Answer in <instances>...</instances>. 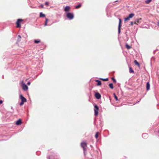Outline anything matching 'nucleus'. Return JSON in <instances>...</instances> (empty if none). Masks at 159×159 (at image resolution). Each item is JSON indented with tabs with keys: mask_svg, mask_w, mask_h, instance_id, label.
Masks as SVG:
<instances>
[{
	"mask_svg": "<svg viewBox=\"0 0 159 159\" xmlns=\"http://www.w3.org/2000/svg\"><path fill=\"white\" fill-rule=\"evenodd\" d=\"M41 42V41L39 39H35L34 40V43H40Z\"/></svg>",
	"mask_w": 159,
	"mask_h": 159,
	"instance_id": "nucleus-15",
	"label": "nucleus"
},
{
	"mask_svg": "<svg viewBox=\"0 0 159 159\" xmlns=\"http://www.w3.org/2000/svg\"><path fill=\"white\" fill-rule=\"evenodd\" d=\"M119 24L118 26V33L120 34V28L121 26V20L120 19H119Z\"/></svg>",
	"mask_w": 159,
	"mask_h": 159,
	"instance_id": "nucleus-7",
	"label": "nucleus"
},
{
	"mask_svg": "<svg viewBox=\"0 0 159 159\" xmlns=\"http://www.w3.org/2000/svg\"><path fill=\"white\" fill-rule=\"evenodd\" d=\"M142 20V18H139L138 19H136L135 20H136V21L138 23H140V20Z\"/></svg>",
	"mask_w": 159,
	"mask_h": 159,
	"instance_id": "nucleus-20",
	"label": "nucleus"
},
{
	"mask_svg": "<svg viewBox=\"0 0 159 159\" xmlns=\"http://www.w3.org/2000/svg\"><path fill=\"white\" fill-rule=\"evenodd\" d=\"M45 15L44 14H43L42 12H40V17H45Z\"/></svg>",
	"mask_w": 159,
	"mask_h": 159,
	"instance_id": "nucleus-16",
	"label": "nucleus"
},
{
	"mask_svg": "<svg viewBox=\"0 0 159 159\" xmlns=\"http://www.w3.org/2000/svg\"><path fill=\"white\" fill-rule=\"evenodd\" d=\"M96 81L97 82V85L99 86L101 85L102 83L100 81L98 80H96Z\"/></svg>",
	"mask_w": 159,
	"mask_h": 159,
	"instance_id": "nucleus-13",
	"label": "nucleus"
},
{
	"mask_svg": "<svg viewBox=\"0 0 159 159\" xmlns=\"http://www.w3.org/2000/svg\"><path fill=\"white\" fill-rule=\"evenodd\" d=\"M18 38H20V39H21V36H20V35H19L18 36Z\"/></svg>",
	"mask_w": 159,
	"mask_h": 159,
	"instance_id": "nucleus-33",
	"label": "nucleus"
},
{
	"mask_svg": "<svg viewBox=\"0 0 159 159\" xmlns=\"http://www.w3.org/2000/svg\"><path fill=\"white\" fill-rule=\"evenodd\" d=\"M100 79L104 81H107L108 80V78L106 79H102V78H100Z\"/></svg>",
	"mask_w": 159,
	"mask_h": 159,
	"instance_id": "nucleus-24",
	"label": "nucleus"
},
{
	"mask_svg": "<svg viewBox=\"0 0 159 159\" xmlns=\"http://www.w3.org/2000/svg\"><path fill=\"white\" fill-rule=\"evenodd\" d=\"M129 72L130 73H134V70L131 67H129Z\"/></svg>",
	"mask_w": 159,
	"mask_h": 159,
	"instance_id": "nucleus-14",
	"label": "nucleus"
},
{
	"mask_svg": "<svg viewBox=\"0 0 159 159\" xmlns=\"http://www.w3.org/2000/svg\"><path fill=\"white\" fill-rule=\"evenodd\" d=\"M24 103V102L21 101V102L20 103V106H22L23 105Z\"/></svg>",
	"mask_w": 159,
	"mask_h": 159,
	"instance_id": "nucleus-28",
	"label": "nucleus"
},
{
	"mask_svg": "<svg viewBox=\"0 0 159 159\" xmlns=\"http://www.w3.org/2000/svg\"><path fill=\"white\" fill-rule=\"evenodd\" d=\"M70 9V7L69 6H66L64 8V11L65 12L68 11Z\"/></svg>",
	"mask_w": 159,
	"mask_h": 159,
	"instance_id": "nucleus-11",
	"label": "nucleus"
},
{
	"mask_svg": "<svg viewBox=\"0 0 159 159\" xmlns=\"http://www.w3.org/2000/svg\"><path fill=\"white\" fill-rule=\"evenodd\" d=\"M133 24L134 23L132 21L130 22V25H133Z\"/></svg>",
	"mask_w": 159,
	"mask_h": 159,
	"instance_id": "nucleus-30",
	"label": "nucleus"
},
{
	"mask_svg": "<svg viewBox=\"0 0 159 159\" xmlns=\"http://www.w3.org/2000/svg\"><path fill=\"white\" fill-rule=\"evenodd\" d=\"M150 85L149 82H148L146 84V89L148 90L150 89Z\"/></svg>",
	"mask_w": 159,
	"mask_h": 159,
	"instance_id": "nucleus-12",
	"label": "nucleus"
},
{
	"mask_svg": "<svg viewBox=\"0 0 159 159\" xmlns=\"http://www.w3.org/2000/svg\"><path fill=\"white\" fill-rule=\"evenodd\" d=\"M94 115L95 116L98 115V114L99 107L98 106L96 105H94Z\"/></svg>",
	"mask_w": 159,
	"mask_h": 159,
	"instance_id": "nucleus-2",
	"label": "nucleus"
},
{
	"mask_svg": "<svg viewBox=\"0 0 159 159\" xmlns=\"http://www.w3.org/2000/svg\"><path fill=\"white\" fill-rule=\"evenodd\" d=\"M81 4H80L79 5L75 7V8L76 9L79 8L81 7Z\"/></svg>",
	"mask_w": 159,
	"mask_h": 159,
	"instance_id": "nucleus-19",
	"label": "nucleus"
},
{
	"mask_svg": "<svg viewBox=\"0 0 159 159\" xmlns=\"http://www.w3.org/2000/svg\"><path fill=\"white\" fill-rule=\"evenodd\" d=\"M125 47L128 49H130L131 48L130 46H129L127 44L125 45Z\"/></svg>",
	"mask_w": 159,
	"mask_h": 159,
	"instance_id": "nucleus-21",
	"label": "nucleus"
},
{
	"mask_svg": "<svg viewBox=\"0 0 159 159\" xmlns=\"http://www.w3.org/2000/svg\"><path fill=\"white\" fill-rule=\"evenodd\" d=\"M99 133L98 132H97L96 134L95 137L96 139H97L98 138V135H99Z\"/></svg>",
	"mask_w": 159,
	"mask_h": 159,
	"instance_id": "nucleus-23",
	"label": "nucleus"
},
{
	"mask_svg": "<svg viewBox=\"0 0 159 159\" xmlns=\"http://www.w3.org/2000/svg\"><path fill=\"white\" fill-rule=\"evenodd\" d=\"M134 63L136 65L138 66H140L138 62V61L136 60H134Z\"/></svg>",
	"mask_w": 159,
	"mask_h": 159,
	"instance_id": "nucleus-17",
	"label": "nucleus"
},
{
	"mask_svg": "<svg viewBox=\"0 0 159 159\" xmlns=\"http://www.w3.org/2000/svg\"><path fill=\"white\" fill-rule=\"evenodd\" d=\"M158 25L159 26V21L158 23Z\"/></svg>",
	"mask_w": 159,
	"mask_h": 159,
	"instance_id": "nucleus-36",
	"label": "nucleus"
},
{
	"mask_svg": "<svg viewBox=\"0 0 159 159\" xmlns=\"http://www.w3.org/2000/svg\"><path fill=\"white\" fill-rule=\"evenodd\" d=\"M117 2V1H115V2Z\"/></svg>",
	"mask_w": 159,
	"mask_h": 159,
	"instance_id": "nucleus-37",
	"label": "nucleus"
},
{
	"mask_svg": "<svg viewBox=\"0 0 159 159\" xmlns=\"http://www.w3.org/2000/svg\"><path fill=\"white\" fill-rule=\"evenodd\" d=\"M20 98L21 99V101L25 102H26V99L24 98L22 95H20Z\"/></svg>",
	"mask_w": 159,
	"mask_h": 159,
	"instance_id": "nucleus-8",
	"label": "nucleus"
},
{
	"mask_svg": "<svg viewBox=\"0 0 159 159\" xmlns=\"http://www.w3.org/2000/svg\"><path fill=\"white\" fill-rule=\"evenodd\" d=\"M40 7L42 8H43V5H41L40 6Z\"/></svg>",
	"mask_w": 159,
	"mask_h": 159,
	"instance_id": "nucleus-31",
	"label": "nucleus"
},
{
	"mask_svg": "<svg viewBox=\"0 0 159 159\" xmlns=\"http://www.w3.org/2000/svg\"><path fill=\"white\" fill-rule=\"evenodd\" d=\"M152 0H147L145 1V2L147 4H148Z\"/></svg>",
	"mask_w": 159,
	"mask_h": 159,
	"instance_id": "nucleus-26",
	"label": "nucleus"
},
{
	"mask_svg": "<svg viewBox=\"0 0 159 159\" xmlns=\"http://www.w3.org/2000/svg\"><path fill=\"white\" fill-rule=\"evenodd\" d=\"M66 16L69 19L71 20L74 18V15L72 13H69L67 14Z\"/></svg>",
	"mask_w": 159,
	"mask_h": 159,
	"instance_id": "nucleus-6",
	"label": "nucleus"
},
{
	"mask_svg": "<svg viewBox=\"0 0 159 159\" xmlns=\"http://www.w3.org/2000/svg\"><path fill=\"white\" fill-rule=\"evenodd\" d=\"M137 23V22L136 21V20H135V21L134 22V24H137V25H138V24H137V23Z\"/></svg>",
	"mask_w": 159,
	"mask_h": 159,
	"instance_id": "nucleus-35",
	"label": "nucleus"
},
{
	"mask_svg": "<svg viewBox=\"0 0 159 159\" xmlns=\"http://www.w3.org/2000/svg\"><path fill=\"white\" fill-rule=\"evenodd\" d=\"M2 103V100H0V104H1Z\"/></svg>",
	"mask_w": 159,
	"mask_h": 159,
	"instance_id": "nucleus-32",
	"label": "nucleus"
},
{
	"mask_svg": "<svg viewBox=\"0 0 159 159\" xmlns=\"http://www.w3.org/2000/svg\"><path fill=\"white\" fill-rule=\"evenodd\" d=\"M21 86L23 89L24 91H26L28 89V87L24 83V81L21 82Z\"/></svg>",
	"mask_w": 159,
	"mask_h": 159,
	"instance_id": "nucleus-3",
	"label": "nucleus"
},
{
	"mask_svg": "<svg viewBox=\"0 0 159 159\" xmlns=\"http://www.w3.org/2000/svg\"><path fill=\"white\" fill-rule=\"evenodd\" d=\"M22 123V120L21 119H20L16 121V125H20Z\"/></svg>",
	"mask_w": 159,
	"mask_h": 159,
	"instance_id": "nucleus-9",
	"label": "nucleus"
},
{
	"mask_svg": "<svg viewBox=\"0 0 159 159\" xmlns=\"http://www.w3.org/2000/svg\"><path fill=\"white\" fill-rule=\"evenodd\" d=\"M23 20L21 19H18L17 20V21L16 22V27L17 28H20L21 27V25H20V23Z\"/></svg>",
	"mask_w": 159,
	"mask_h": 159,
	"instance_id": "nucleus-5",
	"label": "nucleus"
},
{
	"mask_svg": "<svg viewBox=\"0 0 159 159\" xmlns=\"http://www.w3.org/2000/svg\"><path fill=\"white\" fill-rule=\"evenodd\" d=\"M48 20L46 18L45 20V23L44 24V26H46L47 25V23L48 22Z\"/></svg>",
	"mask_w": 159,
	"mask_h": 159,
	"instance_id": "nucleus-22",
	"label": "nucleus"
},
{
	"mask_svg": "<svg viewBox=\"0 0 159 159\" xmlns=\"http://www.w3.org/2000/svg\"><path fill=\"white\" fill-rule=\"evenodd\" d=\"M81 147L83 148L84 150V155H86L85 152L86 151V147H87V143L85 142H82L81 143Z\"/></svg>",
	"mask_w": 159,
	"mask_h": 159,
	"instance_id": "nucleus-1",
	"label": "nucleus"
},
{
	"mask_svg": "<svg viewBox=\"0 0 159 159\" xmlns=\"http://www.w3.org/2000/svg\"><path fill=\"white\" fill-rule=\"evenodd\" d=\"M134 16V13H132L129 14L128 17L125 19V21H126L129 20L130 18H132Z\"/></svg>",
	"mask_w": 159,
	"mask_h": 159,
	"instance_id": "nucleus-4",
	"label": "nucleus"
},
{
	"mask_svg": "<svg viewBox=\"0 0 159 159\" xmlns=\"http://www.w3.org/2000/svg\"><path fill=\"white\" fill-rule=\"evenodd\" d=\"M95 96L97 99H99L101 97V95L98 93H96L95 94Z\"/></svg>",
	"mask_w": 159,
	"mask_h": 159,
	"instance_id": "nucleus-10",
	"label": "nucleus"
},
{
	"mask_svg": "<svg viewBox=\"0 0 159 159\" xmlns=\"http://www.w3.org/2000/svg\"><path fill=\"white\" fill-rule=\"evenodd\" d=\"M111 79L112 80H113V82L115 83H116V80L113 77H112L111 78Z\"/></svg>",
	"mask_w": 159,
	"mask_h": 159,
	"instance_id": "nucleus-27",
	"label": "nucleus"
},
{
	"mask_svg": "<svg viewBox=\"0 0 159 159\" xmlns=\"http://www.w3.org/2000/svg\"><path fill=\"white\" fill-rule=\"evenodd\" d=\"M113 95H114V97H115V99L117 101V100H118V98H117V96L116 95V94L115 93H113Z\"/></svg>",
	"mask_w": 159,
	"mask_h": 159,
	"instance_id": "nucleus-25",
	"label": "nucleus"
},
{
	"mask_svg": "<svg viewBox=\"0 0 159 159\" xmlns=\"http://www.w3.org/2000/svg\"><path fill=\"white\" fill-rule=\"evenodd\" d=\"M45 4L47 6H48V3L47 2L45 3Z\"/></svg>",
	"mask_w": 159,
	"mask_h": 159,
	"instance_id": "nucleus-29",
	"label": "nucleus"
},
{
	"mask_svg": "<svg viewBox=\"0 0 159 159\" xmlns=\"http://www.w3.org/2000/svg\"><path fill=\"white\" fill-rule=\"evenodd\" d=\"M30 82H28L27 83V84L28 85H30Z\"/></svg>",
	"mask_w": 159,
	"mask_h": 159,
	"instance_id": "nucleus-34",
	"label": "nucleus"
},
{
	"mask_svg": "<svg viewBox=\"0 0 159 159\" xmlns=\"http://www.w3.org/2000/svg\"><path fill=\"white\" fill-rule=\"evenodd\" d=\"M109 86L110 87V88L111 89H113L114 88L113 84L112 83L110 84H109Z\"/></svg>",
	"mask_w": 159,
	"mask_h": 159,
	"instance_id": "nucleus-18",
	"label": "nucleus"
}]
</instances>
